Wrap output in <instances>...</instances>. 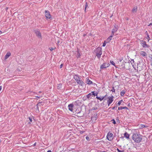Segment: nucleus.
I'll use <instances>...</instances> for the list:
<instances>
[{
  "label": "nucleus",
  "instance_id": "nucleus-1",
  "mask_svg": "<svg viewBox=\"0 0 152 152\" xmlns=\"http://www.w3.org/2000/svg\"><path fill=\"white\" fill-rule=\"evenodd\" d=\"M132 138L135 142L137 143L140 142L142 140V136L138 134L137 133H134Z\"/></svg>",
  "mask_w": 152,
  "mask_h": 152
},
{
  "label": "nucleus",
  "instance_id": "nucleus-2",
  "mask_svg": "<svg viewBox=\"0 0 152 152\" xmlns=\"http://www.w3.org/2000/svg\"><path fill=\"white\" fill-rule=\"evenodd\" d=\"M74 78L76 81L77 84L82 86H83L84 83L82 80L80 76L78 75H74Z\"/></svg>",
  "mask_w": 152,
  "mask_h": 152
},
{
  "label": "nucleus",
  "instance_id": "nucleus-3",
  "mask_svg": "<svg viewBox=\"0 0 152 152\" xmlns=\"http://www.w3.org/2000/svg\"><path fill=\"white\" fill-rule=\"evenodd\" d=\"M95 52L97 57L99 59L100 58L102 54V48L100 47H98L95 50Z\"/></svg>",
  "mask_w": 152,
  "mask_h": 152
},
{
  "label": "nucleus",
  "instance_id": "nucleus-4",
  "mask_svg": "<svg viewBox=\"0 0 152 152\" xmlns=\"http://www.w3.org/2000/svg\"><path fill=\"white\" fill-rule=\"evenodd\" d=\"M34 31L39 38H40L41 39H42V37L39 31L37 29H36L34 30Z\"/></svg>",
  "mask_w": 152,
  "mask_h": 152
},
{
  "label": "nucleus",
  "instance_id": "nucleus-5",
  "mask_svg": "<svg viewBox=\"0 0 152 152\" xmlns=\"http://www.w3.org/2000/svg\"><path fill=\"white\" fill-rule=\"evenodd\" d=\"M118 25H115L113 29H112V31L111 34L113 36L114 35V33L116 32L118 30Z\"/></svg>",
  "mask_w": 152,
  "mask_h": 152
},
{
  "label": "nucleus",
  "instance_id": "nucleus-6",
  "mask_svg": "<svg viewBox=\"0 0 152 152\" xmlns=\"http://www.w3.org/2000/svg\"><path fill=\"white\" fill-rule=\"evenodd\" d=\"M114 97L113 96H111L108 97V100L107 101V103L108 105L109 106L112 103L113 100V98Z\"/></svg>",
  "mask_w": 152,
  "mask_h": 152
},
{
  "label": "nucleus",
  "instance_id": "nucleus-7",
  "mask_svg": "<svg viewBox=\"0 0 152 152\" xmlns=\"http://www.w3.org/2000/svg\"><path fill=\"white\" fill-rule=\"evenodd\" d=\"M113 135L112 133L109 132L107 133V138L108 140L111 141L113 139Z\"/></svg>",
  "mask_w": 152,
  "mask_h": 152
},
{
  "label": "nucleus",
  "instance_id": "nucleus-8",
  "mask_svg": "<svg viewBox=\"0 0 152 152\" xmlns=\"http://www.w3.org/2000/svg\"><path fill=\"white\" fill-rule=\"evenodd\" d=\"M141 44L142 45L143 47L144 48H148L149 47V46L146 44L145 41L142 40L140 41Z\"/></svg>",
  "mask_w": 152,
  "mask_h": 152
},
{
  "label": "nucleus",
  "instance_id": "nucleus-9",
  "mask_svg": "<svg viewBox=\"0 0 152 152\" xmlns=\"http://www.w3.org/2000/svg\"><path fill=\"white\" fill-rule=\"evenodd\" d=\"M110 66V64L108 63H105L100 66L101 69H104Z\"/></svg>",
  "mask_w": 152,
  "mask_h": 152
},
{
  "label": "nucleus",
  "instance_id": "nucleus-10",
  "mask_svg": "<svg viewBox=\"0 0 152 152\" xmlns=\"http://www.w3.org/2000/svg\"><path fill=\"white\" fill-rule=\"evenodd\" d=\"M45 15L47 18L50 19L51 17V16L49 12L46 10L45 11Z\"/></svg>",
  "mask_w": 152,
  "mask_h": 152
},
{
  "label": "nucleus",
  "instance_id": "nucleus-11",
  "mask_svg": "<svg viewBox=\"0 0 152 152\" xmlns=\"http://www.w3.org/2000/svg\"><path fill=\"white\" fill-rule=\"evenodd\" d=\"M97 117V114L96 113L94 114L91 118V120L92 121V122H94L96 121V120Z\"/></svg>",
  "mask_w": 152,
  "mask_h": 152
},
{
  "label": "nucleus",
  "instance_id": "nucleus-12",
  "mask_svg": "<svg viewBox=\"0 0 152 152\" xmlns=\"http://www.w3.org/2000/svg\"><path fill=\"white\" fill-rule=\"evenodd\" d=\"M74 105L72 104H70L68 105V107L69 110L71 112H73V107H74Z\"/></svg>",
  "mask_w": 152,
  "mask_h": 152
},
{
  "label": "nucleus",
  "instance_id": "nucleus-13",
  "mask_svg": "<svg viewBox=\"0 0 152 152\" xmlns=\"http://www.w3.org/2000/svg\"><path fill=\"white\" fill-rule=\"evenodd\" d=\"M86 83L89 84V85H90L92 83V81H91V80H90L88 78H86Z\"/></svg>",
  "mask_w": 152,
  "mask_h": 152
},
{
  "label": "nucleus",
  "instance_id": "nucleus-14",
  "mask_svg": "<svg viewBox=\"0 0 152 152\" xmlns=\"http://www.w3.org/2000/svg\"><path fill=\"white\" fill-rule=\"evenodd\" d=\"M124 136L127 139H129V135L127 133V132H126L124 134Z\"/></svg>",
  "mask_w": 152,
  "mask_h": 152
},
{
  "label": "nucleus",
  "instance_id": "nucleus-15",
  "mask_svg": "<svg viewBox=\"0 0 152 152\" xmlns=\"http://www.w3.org/2000/svg\"><path fill=\"white\" fill-rule=\"evenodd\" d=\"M140 53L143 56H146L147 55L146 53L144 51H141Z\"/></svg>",
  "mask_w": 152,
  "mask_h": 152
},
{
  "label": "nucleus",
  "instance_id": "nucleus-16",
  "mask_svg": "<svg viewBox=\"0 0 152 152\" xmlns=\"http://www.w3.org/2000/svg\"><path fill=\"white\" fill-rule=\"evenodd\" d=\"M11 55L10 53H7L5 56V59H7Z\"/></svg>",
  "mask_w": 152,
  "mask_h": 152
},
{
  "label": "nucleus",
  "instance_id": "nucleus-17",
  "mask_svg": "<svg viewBox=\"0 0 152 152\" xmlns=\"http://www.w3.org/2000/svg\"><path fill=\"white\" fill-rule=\"evenodd\" d=\"M128 109V108L126 106H125V107H121V106L120 107H118V110H122L123 109Z\"/></svg>",
  "mask_w": 152,
  "mask_h": 152
},
{
  "label": "nucleus",
  "instance_id": "nucleus-18",
  "mask_svg": "<svg viewBox=\"0 0 152 152\" xmlns=\"http://www.w3.org/2000/svg\"><path fill=\"white\" fill-rule=\"evenodd\" d=\"M126 92V91L125 90H122L120 93V95L121 96H123L125 94Z\"/></svg>",
  "mask_w": 152,
  "mask_h": 152
},
{
  "label": "nucleus",
  "instance_id": "nucleus-19",
  "mask_svg": "<svg viewBox=\"0 0 152 152\" xmlns=\"http://www.w3.org/2000/svg\"><path fill=\"white\" fill-rule=\"evenodd\" d=\"M113 35L111 34V35L107 38V40L108 41V42H109L110 41V40H111V38L113 37Z\"/></svg>",
  "mask_w": 152,
  "mask_h": 152
},
{
  "label": "nucleus",
  "instance_id": "nucleus-20",
  "mask_svg": "<svg viewBox=\"0 0 152 152\" xmlns=\"http://www.w3.org/2000/svg\"><path fill=\"white\" fill-rule=\"evenodd\" d=\"M137 10V8L136 7H134L132 10V12H136Z\"/></svg>",
  "mask_w": 152,
  "mask_h": 152
},
{
  "label": "nucleus",
  "instance_id": "nucleus-21",
  "mask_svg": "<svg viewBox=\"0 0 152 152\" xmlns=\"http://www.w3.org/2000/svg\"><path fill=\"white\" fill-rule=\"evenodd\" d=\"M122 101H123L122 100L119 101V102H118V103L116 104L117 107L118 106H118L120 105L121 104Z\"/></svg>",
  "mask_w": 152,
  "mask_h": 152
},
{
  "label": "nucleus",
  "instance_id": "nucleus-22",
  "mask_svg": "<svg viewBox=\"0 0 152 152\" xmlns=\"http://www.w3.org/2000/svg\"><path fill=\"white\" fill-rule=\"evenodd\" d=\"M91 93H89L86 96V97L87 99H89V98H90L91 96Z\"/></svg>",
  "mask_w": 152,
  "mask_h": 152
},
{
  "label": "nucleus",
  "instance_id": "nucleus-23",
  "mask_svg": "<svg viewBox=\"0 0 152 152\" xmlns=\"http://www.w3.org/2000/svg\"><path fill=\"white\" fill-rule=\"evenodd\" d=\"M81 56V54L80 53L79 51L78 50L77 51V58H78L80 57Z\"/></svg>",
  "mask_w": 152,
  "mask_h": 152
},
{
  "label": "nucleus",
  "instance_id": "nucleus-24",
  "mask_svg": "<svg viewBox=\"0 0 152 152\" xmlns=\"http://www.w3.org/2000/svg\"><path fill=\"white\" fill-rule=\"evenodd\" d=\"M106 95H105L104 96H102L101 97H100L99 100L100 101L104 99V98L106 97Z\"/></svg>",
  "mask_w": 152,
  "mask_h": 152
},
{
  "label": "nucleus",
  "instance_id": "nucleus-25",
  "mask_svg": "<svg viewBox=\"0 0 152 152\" xmlns=\"http://www.w3.org/2000/svg\"><path fill=\"white\" fill-rule=\"evenodd\" d=\"M130 62H131V64H132V66L134 67V65L133 64L134 63V60L133 59H132V60Z\"/></svg>",
  "mask_w": 152,
  "mask_h": 152
},
{
  "label": "nucleus",
  "instance_id": "nucleus-26",
  "mask_svg": "<svg viewBox=\"0 0 152 152\" xmlns=\"http://www.w3.org/2000/svg\"><path fill=\"white\" fill-rule=\"evenodd\" d=\"M149 57L150 58V61L152 62V55H150L149 56Z\"/></svg>",
  "mask_w": 152,
  "mask_h": 152
},
{
  "label": "nucleus",
  "instance_id": "nucleus-27",
  "mask_svg": "<svg viewBox=\"0 0 152 152\" xmlns=\"http://www.w3.org/2000/svg\"><path fill=\"white\" fill-rule=\"evenodd\" d=\"M146 35H147V37H146V38L147 39H150V37H149V36L148 34L147 31H146Z\"/></svg>",
  "mask_w": 152,
  "mask_h": 152
},
{
  "label": "nucleus",
  "instance_id": "nucleus-28",
  "mask_svg": "<svg viewBox=\"0 0 152 152\" xmlns=\"http://www.w3.org/2000/svg\"><path fill=\"white\" fill-rule=\"evenodd\" d=\"M110 63L111 64L114 66H115V64L113 61H110Z\"/></svg>",
  "mask_w": 152,
  "mask_h": 152
},
{
  "label": "nucleus",
  "instance_id": "nucleus-29",
  "mask_svg": "<svg viewBox=\"0 0 152 152\" xmlns=\"http://www.w3.org/2000/svg\"><path fill=\"white\" fill-rule=\"evenodd\" d=\"M88 6L87 3V2H86L85 4V11H86V8H87V7H88Z\"/></svg>",
  "mask_w": 152,
  "mask_h": 152
},
{
  "label": "nucleus",
  "instance_id": "nucleus-30",
  "mask_svg": "<svg viewBox=\"0 0 152 152\" xmlns=\"http://www.w3.org/2000/svg\"><path fill=\"white\" fill-rule=\"evenodd\" d=\"M90 93H91V95H94H94H95V91H91Z\"/></svg>",
  "mask_w": 152,
  "mask_h": 152
},
{
  "label": "nucleus",
  "instance_id": "nucleus-31",
  "mask_svg": "<svg viewBox=\"0 0 152 152\" xmlns=\"http://www.w3.org/2000/svg\"><path fill=\"white\" fill-rule=\"evenodd\" d=\"M115 89L114 88V87H112V89L110 91H112L113 92H115Z\"/></svg>",
  "mask_w": 152,
  "mask_h": 152
},
{
  "label": "nucleus",
  "instance_id": "nucleus-32",
  "mask_svg": "<svg viewBox=\"0 0 152 152\" xmlns=\"http://www.w3.org/2000/svg\"><path fill=\"white\" fill-rule=\"evenodd\" d=\"M42 102H39L36 105V106H37V109H39V108H38V105L41 104Z\"/></svg>",
  "mask_w": 152,
  "mask_h": 152
},
{
  "label": "nucleus",
  "instance_id": "nucleus-33",
  "mask_svg": "<svg viewBox=\"0 0 152 152\" xmlns=\"http://www.w3.org/2000/svg\"><path fill=\"white\" fill-rule=\"evenodd\" d=\"M113 121V123L114 124H116V121H115V120L114 119H113L112 121Z\"/></svg>",
  "mask_w": 152,
  "mask_h": 152
},
{
  "label": "nucleus",
  "instance_id": "nucleus-34",
  "mask_svg": "<svg viewBox=\"0 0 152 152\" xmlns=\"http://www.w3.org/2000/svg\"><path fill=\"white\" fill-rule=\"evenodd\" d=\"M117 150L118 152H124V151H121L119 150L118 148H117Z\"/></svg>",
  "mask_w": 152,
  "mask_h": 152
},
{
  "label": "nucleus",
  "instance_id": "nucleus-35",
  "mask_svg": "<svg viewBox=\"0 0 152 152\" xmlns=\"http://www.w3.org/2000/svg\"><path fill=\"white\" fill-rule=\"evenodd\" d=\"M55 48H53L52 47H50V48H49V49H50V50L51 51H52V50H54Z\"/></svg>",
  "mask_w": 152,
  "mask_h": 152
},
{
  "label": "nucleus",
  "instance_id": "nucleus-36",
  "mask_svg": "<svg viewBox=\"0 0 152 152\" xmlns=\"http://www.w3.org/2000/svg\"><path fill=\"white\" fill-rule=\"evenodd\" d=\"M145 127V126L144 125H143V124L141 125L140 127L142 128H144Z\"/></svg>",
  "mask_w": 152,
  "mask_h": 152
},
{
  "label": "nucleus",
  "instance_id": "nucleus-37",
  "mask_svg": "<svg viewBox=\"0 0 152 152\" xmlns=\"http://www.w3.org/2000/svg\"><path fill=\"white\" fill-rule=\"evenodd\" d=\"M106 43L105 42V41L104 42V43H103V44L102 46H103V47H104V46H105V45H106Z\"/></svg>",
  "mask_w": 152,
  "mask_h": 152
},
{
  "label": "nucleus",
  "instance_id": "nucleus-38",
  "mask_svg": "<svg viewBox=\"0 0 152 152\" xmlns=\"http://www.w3.org/2000/svg\"><path fill=\"white\" fill-rule=\"evenodd\" d=\"M28 118H29V120H30V121L31 122H32V118H31V117H29Z\"/></svg>",
  "mask_w": 152,
  "mask_h": 152
},
{
  "label": "nucleus",
  "instance_id": "nucleus-39",
  "mask_svg": "<svg viewBox=\"0 0 152 152\" xmlns=\"http://www.w3.org/2000/svg\"><path fill=\"white\" fill-rule=\"evenodd\" d=\"M98 94V93L97 92H95V95H94V96H97Z\"/></svg>",
  "mask_w": 152,
  "mask_h": 152
},
{
  "label": "nucleus",
  "instance_id": "nucleus-40",
  "mask_svg": "<svg viewBox=\"0 0 152 152\" xmlns=\"http://www.w3.org/2000/svg\"><path fill=\"white\" fill-rule=\"evenodd\" d=\"M86 139L87 140H89L90 138L88 136H86Z\"/></svg>",
  "mask_w": 152,
  "mask_h": 152
},
{
  "label": "nucleus",
  "instance_id": "nucleus-41",
  "mask_svg": "<svg viewBox=\"0 0 152 152\" xmlns=\"http://www.w3.org/2000/svg\"><path fill=\"white\" fill-rule=\"evenodd\" d=\"M62 66H63V64H61L60 65V68H62Z\"/></svg>",
  "mask_w": 152,
  "mask_h": 152
},
{
  "label": "nucleus",
  "instance_id": "nucleus-42",
  "mask_svg": "<svg viewBox=\"0 0 152 152\" xmlns=\"http://www.w3.org/2000/svg\"><path fill=\"white\" fill-rule=\"evenodd\" d=\"M117 107V106L116 107H113L112 108V109L113 110H114L115 109V108L116 107Z\"/></svg>",
  "mask_w": 152,
  "mask_h": 152
},
{
  "label": "nucleus",
  "instance_id": "nucleus-43",
  "mask_svg": "<svg viewBox=\"0 0 152 152\" xmlns=\"http://www.w3.org/2000/svg\"><path fill=\"white\" fill-rule=\"evenodd\" d=\"M100 97H98V96H96V98L97 99H99V98Z\"/></svg>",
  "mask_w": 152,
  "mask_h": 152
},
{
  "label": "nucleus",
  "instance_id": "nucleus-44",
  "mask_svg": "<svg viewBox=\"0 0 152 152\" xmlns=\"http://www.w3.org/2000/svg\"><path fill=\"white\" fill-rule=\"evenodd\" d=\"M152 25V23H151L149 24L148 25V26H151V25Z\"/></svg>",
  "mask_w": 152,
  "mask_h": 152
},
{
  "label": "nucleus",
  "instance_id": "nucleus-45",
  "mask_svg": "<svg viewBox=\"0 0 152 152\" xmlns=\"http://www.w3.org/2000/svg\"><path fill=\"white\" fill-rule=\"evenodd\" d=\"M1 88H2L1 86H0V91L1 90Z\"/></svg>",
  "mask_w": 152,
  "mask_h": 152
},
{
  "label": "nucleus",
  "instance_id": "nucleus-46",
  "mask_svg": "<svg viewBox=\"0 0 152 152\" xmlns=\"http://www.w3.org/2000/svg\"><path fill=\"white\" fill-rule=\"evenodd\" d=\"M36 97H37V98H38L39 99V98H40V96H36Z\"/></svg>",
  "mask_w": 152,
  "mask_h": 152
},
{
  "label": "nucleus",
  "instance_id": "nucleus-47",
  "mask_svg": "<svg viewBox=\"0 0 152 152\" xmlns=\"http://www.w3.org/2000/svg\"><path fill=\"white\" fill-rule=\"evenodd\" d=\"M47 152H51V151L50 150H49Z\"/></svg>",
  "mask_w": 152,
  "mask_h": 152
},
{
  "label": "nucleus",
  "instance_id": "nucleus-48",
  "mask_svg": "<svg viewBox=\"0 0 152 152\" xmlns=\"http://www.w3.org/2000/svg\"><path fill=\"white\" fill-rule=\"evenodd\" d=\"M130 103H129L128 104V106H130Z\"/></svg>",
  "mask_w": 152,
  "mask_h": 152
},
{
  "label": "nucleus",
  "instance_id": "nucleus-49",
  "mask_svg": "<svg viewBox=\"0 0 152 152\" xmlns=\"http://www.w3.org/2000/svg\"><path fill=\"white\" fill-rule=\"evenodd\" d=\"M97 109V107H96V108H94V109H93V110H96V109Z\"/></svg>",
  "mask_w": 152,
  "mask_h": 152
},
{
  "label": "nucleus",
  "instance_id": "nucleus-50",
  "mask_svg": "<svg viewBox=\"0 0 152 152\" xmlns=\"http://www.w3.org/2000/svg\"><path fill=\"white\" fill-rule=\"evenodd\" d=\"M83 132H80V133L82 134Z\"/></svg>",
  "mask_w": 152,
  "mask_h": 152
},
{
  "label": "nucleus",
  "instance_id": "nucleus-51",
  "mask_svg": "<svg viewBox=\"0 0 152 152\" xmlns=\"http://www.w3.org/2000/svg\"><path fill=\"white\" fill-rule=\"evenodd\" d=\"M104 99V100H105L106 99L105 98V97Z\"/></svg>",
  "mask_w": 152,
  "mask_h": 152
},
{
  "label": "nucleus",
  "instance_id": "nucleus-52",
  "mask_svg": "<svg viewBox=\"0 0 152 152\" xmlns=\"http://www.w3.org/2000/svg\"><path fill=\"white\" fill-rule=\"evenodd\" d=\"M0 33H2V32H1V31H0Z\"/></svg>",
  "mask_w": 152,
  "mask_h": 152
},
{
  "label": "nucleus",
  "instance_id": "nucleus-53",
  "mask_svg": "<svg viewBox=\"0 0 152 152\" xmlns=\"http://www.w3.org/2000/svg\"><path fill=\"white\" fill-rule=\"evenodd\" d=\"M18 70L19 71H20V69H18Z\"/></svg>",
  "mask_w": 152,
  "mask_h": 152
},
{
  "label": "nucleus",
  "instance_id": "nucleus-54",
  "mask_svg": "<svg viewBox=\"0 0 152 152\" xmlns=\"http://www.w3.org/2000/svg\"><path fill=\"white\" fill-rule=\"evenodd\" d=\"M151 65L152 66V62H151Z\"/></svg>",
  "mask_w": 152,
  "mask_h": 152
},
{
  "label": "nucleus",
  "instance_id": "nucleus-55",
  "mask_svg": "<svg viewBox=\"0 0 152 152\" xmlns=\"http://www.w3.org/2000/svg\"><path fill=\"white\" fill-rule=\"evenodd\" d=\"M84 97L83 99H84ZM85 100H86V97L85 98Z\"/></svg>",
  "mask_w": 152,
  "mask_h": 152
},
{
  "label": "nucleus",
  "instance_id": "nucleus-56",
  "mask_svg": "<svg viewBox=\"0 0 152 152\" xmlns=\"http://www.w3.org/2000/svg\"><path fill=\"white\" fill-rule=\"evenodd\" d=\"M35 145V143L34 144V145Z\"/></svg>",
  "mask_w": 152,
  "mask_h": 152
}]
</instances>
